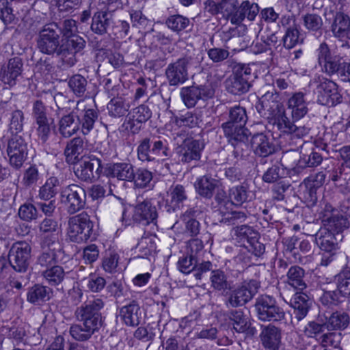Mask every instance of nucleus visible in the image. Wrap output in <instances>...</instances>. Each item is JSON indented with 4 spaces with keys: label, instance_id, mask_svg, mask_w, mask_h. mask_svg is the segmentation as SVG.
<instances>
[{
    "label": "nucleus",
    "instance_id": "nucleus-1",
    "mask_svg": "<svg viewBox=\"0 0 350 350\" xmlns=\"http://www.w3.org/2000/svg\"><path fill=\"white\" fill-rule=\"evenodd\" d=\"M105 306L103 299L90 300L78 307L75 315L80 324H73L70 328V335L77 340L86 341L98 332L103 326V319L100 312Z\"/></svg>",
    "mask_w": 350,
    "mask_h": 350
},
{
    "label": "nucleus",
    "instance_id": "nucleus-12",
    "mask_svg": "<svg viewBox=\"0 0 350 350\" xmlns=\"http://www.w3.org/2000/svg\"><path fill=\"white\" fill-rule=\"evenodd\" d=\"M6 152L10 165L19 170L27 157V144L21 135H12L8 142Z\"/></svg>",
    "mask_w": 350,
    "mask_h": 350
},
{
    "label": "nucleus",
    "instance_id": "nucleus-56",
    "mask_svg": "<svg viewBox=\"0 0 350 350\" xmlns=\"http://www.w3.org/2000/svg\"><path fill=\"white\" fill-rule=\"evenodd\" d=\"M229 195L231 200V205L232 204L241 205L247 201L248 198L247 190L245 187L242 185L232 188L230 190Z\"/></svg>",
    "mask_w": 350,
    "mask_h": 350
},
{
    "label": "nucleus",
    "instance_id": "nucleus-30",
    "mask_svg": "<svg viewBox=\"0 0 350 350\" xmlns=\"http://www.w3.org/2000/svg\"><path fill=\"white\" fill-rule=\"evenodd\" d=\"M259 12V7L257 3H251L249 1H243L238 7L236 12L230 18L232 24L239 25L245 19L252 21Z\"/></svg>",
    "mask_w": 350,
    "mask_h": 350
},
{
    "label": "nucleus",
    "instance_id": "nucleus-59",
    "mask_svg": "<svg viewBox=\"0 0 350 350\" xmlns=\"http://www.w3.org/2000/svg\"><path fill=\"white\" fill-rule=\"evenodd\" d=\"M343 298H346L342 295L338 288L335 291H329L325 292L321 297V301L323 305L332 304L338 306L343 301Z\"/></svg>",
    "mask_w": 350,
    "mask_h": 350
},
{
    "label": "nucleus",
    "instance_id": "nucleus-61",
    "mask_svg": "<svg viewBox=\"0 0 350 350\" xmlns=\"http://www.w3.org/2000/svg\"><path fill=\"white\" fill-rule=\"evenodd\" d=\"M326 176V172L321 171L317 173L315 175H312L305 178L304 182L307 187H309L310 194L315 192L317 188H319L323 185Z\"/></svg>",
    "mask_w": 350,
    "mask_h": 350
},
{
    "label": "nucleus",
    "instance_id": "nucleus-25",
    "mask_svg": "<svg viewBox=\"0 0 350 350\" xmlns=\"http://www.w3.org/2000/svg\"><path fill=\"white\" fill-rule=\"evenodd\" d=\"M305 271L299 266H292L286 274L285 286L283 288V293L286 297L291 295V288L294 291H303L306 288L307 285L304 281Z\"/></svg>",
    "mask_w": 350,
    "mask_h": 350
},
{
    "label": "nucleus",
    "instance_id": "nucleus-29",
    "mask_svg": "<svg viewBox=\"0 0 350 350\" xmlns=\"http://www.w3.org/2000/svg\"><path fill=\"white\" fill-rule=\"evenodd\" d=\"M81 127V122L77 116L75 109L68 114L64 115L59 120L58 131L66 138L75 134Z\"/></svg>",
    "mask_w": 350,
    "mask_h": 350
},
{
    "label": "nucleus",
    "instance_id": "nucleus-11",
    "mask_svg": "<svg viewBox=\"0 0 350 350\" xmlns=\"http://www.w3.org/2000/svg\"><path fill=\"white\" fill-rule=\"evenodd\" d=\"M61 201L69 214H75L85 207L86 192L78 185H70L62 191Z\"/></svg>",
    "mask_w": 350,
    "mask_h": 350
},
{
    "label": "nucleus",
    "instance_id": "nucleus-26",
    "mask_svg": "<svg viewBox=\"0 0 350 350\" xmlns=\"http://www.w3.org/2000/svg\"><path fill=\"white\" fill-rule=\"evenodd\" d=\"M251 146L255 155L267 157L275 152V146L268 136L262 133L254 134L251 139Z\"/></svg>",
    "mask_w": 350,
    "mask_h": 350
},
{
    "label": "nucleus",
    "instance_id": "nucleus-55",
    "mask_svg": "<svg viewBox=\"0 0 350 350\" xmlns=\"http://www.w3.org/2000/svg\"><path fill=\"white\" fill-rule=\"evenodd\" d=\"M133 176V179L131 181H133L135 187L139 188L146 187L152 179V173L143 168L137 169V170H134Z\"/></svg>",
    "mask_w": 350,
    "mask_h": 350
},
{
    "label": "nucleus",
    "instance_id": "nucleus-6",
    "mask_svg": "<svg viewBox=\"0 0 350 350\" xmlns=\"http://www.w3.org/2000/svg\"><path fill=\"white\" fill-rule=\"evenodd\" d=\"M254 306L258 318L262 321H280L285 317V312L271 296H260L256 299Z\"/></svg>",
    "mask_w": 350,
    "mask_h": 350
},
{
    "label": "nucleus",
    "instance_id": "nucleus-5",
    "mask_svg": "<svg viewBox=\"0 0 350 350\" xmlns=\"http://www.w3.org/2000/svg\"><path fill=\"white\" fill-rule=\"evenodd\" d=\"M93 226V222L86 213L70 217L68 220V231L70 239L76 243L87 241L91 238Z\"/></svg>",
    "mask_w": 350,
    "mask_h": 350
},
{
    "label": "nucleus",
    "instance_id": "nucleus-62",
    "mask_svg": "<svg viewBox=\"0 0 350 350\" xmlns=\"http://www.w3.org/2000/svg\"><path fill=\"white\" fill-rule=\"evenodd\" d=\"M23 113L21 110L13 111L10 123V131L12 135H18L23 131Z\"/></svg>",
    "mask_w": 350,
    "mask_h": 350
},
{
    "label": "nucleus",
    "instance_id": "nucleus-60",
    "mask_svg": "<svg viewBox=\"0 0 350 350\" xmlns=\"http://www.w3.org/2000/svg\"><path fill=\"white\" fill-rule=\"evenodd\" d=\"M284 170L280 166L273 165L263 174L262 180L265 183H273L281 181L283 178Z\"/></svg>",
    "mask_w": 350,
    "mask_h": 350
},
{
    "label": "nucleus",
    "instance_id": "nucleus-22",
    "mask_svg": "<svg viewBox=\"0 0 350 350\" xmlns=\"http://www.w3.org/2000/svg\"><path fill=\"white\" fill-rule=\"evenodd\" d=\"M204 145L199 140L186 138L176 148L178 159L183 163L198 161L200 158V152Z\"/></svg>",
    "mask_w": 350,
    "mask_h": 350
},
{
    "label": "nucleus",
    "instance_id": "nucleus-17",
    "mask_svg": "<svg viewBox=\"0 0 350 350\" xmlns=\"http://www.w3.org/2000/svg\"><path fill=\"white\" fill-rule=\"evenodd\" d=\"M256 108L261 116L269 121L281 114L284 109L282 103L279 100V95L273 92H267L262 95L257 102Z\"/></svg>",
    "mask_w": 350,
    "mask_h": 350
},
{
    "label": "nucleus",
    "instance_id": "nucleus-34",
    "mask_svg": "<svg viewBox=\"0 0 350 350\" xmlns=\"http://www.w3.org/2000/svg\"><path fill=\"white\" fill-rule=\"evenodd\" d=\"M107 174L120 180L131 181L133 179L134 168L131 163H116L109 165L106 169Z\"/></svg>",
    "mask_w": 350,
    "mask_h": 350
},
{
    "label": "nucleus",
    "instance_id": "nucleus-49",
    "mask_svg": "<svg viewBox=\"0 0 350 350\" xmlns=\"http://www.w3.org/2000/svg\"><path fill=\"white\" fill-rule=\"evenodd\" d=\"M165 23L169 29L175 32H180L189 27L190 21L185 16L176 14L168 17Z\"/></svg>",
    "mask_w": 350,
    "mask_h": 350
},
{
    "label": "nucleus",
    "instance_id": "nucleus-42",
    "mask_svg": "<svg viewBox=\"0 0 350 350\" xmlns=\"http://www.w3.org/2000/svg\"><path fill=\"white\" fill-rule=\"evenodd\" d=\"M84 142L81 137H75L70 140L64 150L66 161L70 163H75L79 159V156L84 149Z\"/></svg>",
    "mask_w": 350,
    "mask_h": 350
},
{
    "label": "nucleus",
    "instance_id": "nucleus-44",
    "mask_svg": "<svg viewBox=\"0 0 350 350\" xmlns=\"http://www.w3.org/2000/svg\"><path fill=\"white\" fill-rule=\"evenodd\" d=\"M50 293V288L40 284H35L29 289L27 299L31 304H37L49 299Z\"/></svg>",
    "mask_w": 350,
    "mask_h": 350
},
{
    "label": "nucleus",
    "instance_id": "nucleus-57",
    "mask_svg": "<svg viewBox=\"0 0 350 350\" xmlns=\"http://www.w3.org/2000/svg\"><path fill=\"white\" fill-rule=\"evenodd\" d=\"M130 114L133 120H135L137 124H142L151 118L152 112L147 105H141L133 109Z\"/></svg>",
    "mask_w": 350,
    "mask_h": 350
},
{
    "label": "nucleus",
    "instance_id": "nucleus-43",
    "mask_svg": "<svg viewBox=\"0 0 350 350\" xmlns=\"http://www.w3.org/2000/svg\"><path fill=\"white\" fill-rule=\"evenodd\" d=\"M129 108V103L123 96L113 98L107 105L109 115L115 118L124 116Z\"/></svg>",
    "mask_w": 350,
    "mask_h": 350
},
{
    "label": "nucleus",
    "instance_id": "nucleus-7",
    "mask_svg": "<svg viewBox=\"0 0 350 350\" xmlns=\"http://www.w3.org/2000/svg\"><path fill=\"white\" fill-rule=\"evenodd\" d=\"M31 258V246L26 241L14 243L8 252V259L11 267L17 272H26Z\"/></svg>",
    "mask_w": 350,
    "mask_h": 350
},
{
    "label": "nucleus",
    "instance_id": "nucleus-9",
    "mask_svg": "<svg viewBox=\"0 0 350 350\" xmlns=\"http://www.w3.org/2000/svg\"><path fill=\"white\" fill-rule=\"evenodd\" d=\"M168 150L163 141L146 137L139 142L137 152L140 161L150 162L159 159H164L168 156Z\"/></svg>",
    "mask_w": 350,
    "mask_h": 350
},
{
    "label": "nucleus",
    "instance_id": "nucleus-45",
    "mask_svg": "<svg viewBox=\"0 0 350 350\" xmlns=\"http://www.w3.org/2000/svg\"><path fill=\"white\" fill-rule=\"evenodd\" d=\"M210 279L211 286L214 289L219 291L231 290L232 282L228 280V277L223 271L219 269L213 271Z\"/></svg>",
    "mask_w": 350,
    "mask_h": 350
},
{
    "label": "nucleus",
    "instance_id": "nucleus-14",
    "mask_svg": "<svg viewBox=\"0 0 350 350\" xmlns=\"http://www.w3.org/2000/svg\"><path fill=\"white\" fill-rule=\"evenodd\" d=\"M319 64L321 66L323 70L328 75L334 74L340 75L345 61L338 55H332L328 45L322 42L317 49Z\"/></svg>",
    "mask_w": 350,
    "mask_h": 350
},
{
    "label": "nucleus",
    "instance_id": "nucleus-53",
    "mask_svg": "<svg viewBox=\"0 0 350 350\" xmlns=\"http://www.w3.org/2000/svg\"><path fill=\"white\" fill-rule=\"evenodd\" d=\"M198 118L196 114L191 111L174 116L172 118V122L178 126L194 127L198 124Z\"/></svg>",
    "mask_w": 350,
    "mask_h": 350
},
{
    "label": "nucleus",
    "instance_id": "nucleus-8",
    "mask_svg": "<svg viewBox=\"0 0 350 350\" xmlns=\"http://www.w3.org/2000/svg\"><path fill=\"white\" fill-rule=\"evenodd\" d=\"M260 283L255 280L245 281L230 292L224 301L225 305L232 308L244 306L258 293Z\"/></svg>",
    "mask_w": 350,
    "mask_h": 350
},
{
    "label": "nucleus",
    "instance_id": "nucleus-50",
    "mask_svg": "<svg viewBox=\"0 0 350 350\" xmlns=\"http://www.w3.org/2000/svg\"><path fill=\"white\" fill-rule=\"evenodd\" d=\"M336 287L346 298H350V271H340L335 277Z\"/></svg>",
    "mask_w": 350,
    "mask_h": 350
},
{
    "label": "nucleus",
    "instance_id": "nucleus-19",
    "mask_svg": "<svg viewBox=\"0 0 350 350\" xmlns=\"http://www.w3.org/2000/svg\"><path fill=\"white\" fill-rule=\"evenodd\" d=\"M234 235L240 241H246L245 247L255 256H259L265 252V246L258 240V233L247 224L233 227Z\"/></svg>",
    "mask_w": 350,
    "mask_h": 350
},
{
    "label": "nucleus",
    "instance_id": "nucleus-27",
    "mask_svg": "<svg viewBox=\"0 0 350 350\" xmlns=\"http://www.w3.org/2000/svg\"><path fill=\"white\" fill-rule=\"evenodd\" d=\"M343 239V235L338 236L327 230L321 229L315 234V241L321 251L325 252H336L338 250V243Z\"/></svg>",
    "mask_w": 350,
    "mask_h": 350
},
{
    "label": "nucleus",
    "instance_id": "nucleus-20",
    "mask_svg": "<svg viewBox=\"0 0 350 350\" xmlns=\"http://www.w3.org/2000/svg\"><path fill=\"white\" fill-rule=\"evenodd\" d=\"M269 122H272L273 127L282 133L290 135L291 137L301 139L307 135L310 128L306 126H297L292 122L286 116L284 109L278 116L274 117Z\"/></svg>",
    "mask_w": 350,
    "mask_h": 350
},
{
    "label": "nucleus",
    "instance_id": "nucleus-16",
    "mask_svg": "<svg viewBox=\"0 0 350 350\" xmlns=\"http://www.w3.org/2000/svg\"><path fill=\"white\" fill-rule=\"evenodd\" d=\"M215 90L210 83L183 87L180 89V97L188 108L193 107L199 100L213 97Z\"/></svg>",
    "mask_w": 350,
    "mask_h": 350
},
{
    "label": "nucleus",
    "instance_id": "nucleus-37",
    "mask_svg": "<svg viewBox=\"0 0 350 350\" xmlns=\"http://www.w3.org/2000/svg\"><path fill=\"white\" fill-rule=\"evenodd\" d=\"M120 316L126 325L133 327L137 326L142 319L140 308L135 301L121 308Z\"/></svg>",
    "mask_w": 350,
    "mask_h": 350
},
{
    "label": "nucleus",
    "instance_id": "nucleus-64",
    "mask_svg": "<svg viewBox=\"0 0 350 350\" xmlns=\"http://www.w3.org/2000/svg\"><path fill=\"white\" fill-rule=\"evenodd\" d=\"M304 26L310 31H317L323 26L321 17L316 14H307L303 17Z\"/></svg>",
    "mask_w": 350,
    "mask_h": 350
},
{
    "label": "nucleus",
    "instance_id": "nucleus-33",
    "mask_svg": "<svg viewBox=\"0 0 350 350\" xmlns=\"http://www.w3.org/2000/svg\"><path fill=\"white\" fill-rule=\"evenodd\" d=\"M294 292L293 297L290 299V304L295 310V318L297 321H301L308 314L310 308V299L302 291Z\"/></svg>",
    "mask_w": 350,
    "mask_h": 350
},
{
    "label": "nucleus",
    "instance_id": "nucleus-46",
    "mask_svg": "<svg viewBox=\"0 0 350 350\" xmlns=\"http://www.w3.org/2000/svg\"><path fill=\"white\" fill-rule=\"evenodd\" d=\"M87 79L81 75H74L68 80V86L72 92L79 97L83 96L86 92Z\"/></svg>",
    "mask_w": 350,
    "mask_h": 350
},
{
    "label": "nucleus",
    "instance_id": "nucleus-40",
    "mask_svg": "<svg viewBox=\"0 0 350 350\" xmlns=\"http://www.w3.org/2000/svg\"><path fill=\"white\" fill-rule=\"evenodd\" d=\"M325 319L328 330H344L350 323L349 314L342 311L334 312Z\"/></svg>",
    "mask_w": 350,
    "mask_h": 350
},
{
    "label": "nucleus",
    "instance_id": "nucleus-28",
    "mask_svg": "<svg viewBox=\"0 0 350 350\" xmlns=\"http://www.w3.org/2000/svg\"><path fill=\"white\" fill-rule=\"evenodd\" d=\"M308 103L306 100V94L301 92H295L288 98V109L291 110L293 120H299L308 112Z\"/></svg>",
    "mask_w": 350,
    "mask_h": 350
},
{
    "label": "nucleus",
    "instance_id": "nucleus-31",
    "mask_svg": "<svg viewBox=\"0 0 350 350\" xmlns=\"http://www.w3.org/2000/svg\"><path fill=\"white\" fill-rule=\"evenodd\" d=\"M113 23V13L111 12L108 10H98L92 16L91 29L98 35H104L107 33L108 29Z\"/></svg>",
    "mask_w": 350,
    "mask_h": 350
},
{
    "label": "nucleus",
    "instance_id": "nucleus-48",
    "mask_svg": "<svg viewBox=\"0 0 350 350\" xmlns=\"http://www.w3.org/2000/svg\"><path fill=\"white\" fill-rule=\"evenodd\" d=\"M42 275L49 284L57 285L63 281L65 272L62 267L54 265L51 268L43 271Z\"/></svg>",
    "mask_w": 350,
    "mask_h": 350
},
{
    "label": "nucleus",
    "instance_id": "nucleus-2",
    "mask_svg": "<svg viewBox=\"0 0 350 350\" xmlns=\"http://www.w3.org/2000/svg\"><path fill=\"white\" fill-rule=\"evenodd\" d=\"M199 60L191 55H185L170 63L165 69V76L170 86L183 84L189 79L188 70L198 67Z\"/></svg>",
    "mask_w": 350,
    "mask_h": 350
},
{
    "label": "nucleus",
    "instance_id": "nucleus-52",
    "mask_svg": "<svg viewBox=\"0 0 350 350\" xmlns=\"http://www.w3.org/2000/svg\"><path fill=\"white\" fill-rule=\"evenodd\" d=\"M282 40L284 46L287 49H291L298 43L302 42V40L300 38L299 31L295 26L287 28Z\"/></svg>",
    "mask_w": 350,
    "mask_h": 350
},
{
    "label": "nucleus",
    "instance_id": "nucleus-18",
    "mask_svg": "<svg viewBox=\"0 0 350 350\" xmlns=\"http://www.w3.org/2000/svg\"><path fill=\"white\" fill-rule=\"evenodd\" d=\"M317 102L322 105L332 106L341 102L337 84L333 81L323 79L314 91Z\"/></svg>",
    "mask_w": 350,
    "mask_h": 350
},
{
    "label": "nucleus",
    "instance_id": "nucleus-35",
    "mask_svg": "<svg viewBox=\"0 0 350 350\" xmlns=\"http://www.w3.org/2000/svg\"><path fill=\"white\" fill-rule=\"evenodd\" d=\"M335 37H347L350 39V18L342 12H336L331 26Z\"/></svg>",
    "mask_w": 350,
    "mask_h": 350
},
{
    "label": "nucleus",
    "instance_id": "nucleus-21",
    "mask_svg": "<svg viewBox=\"0 0 350 350\" xmlns=\"http://www.w3.org/2000/svg\"><path fill=\"white\" fill-rule=\"evenodd\" d=\"M42 252L38 256L37 262L43 267L52 266L57 262L59 254L61 253V245L54 234L46 237L42 243Z\"/></svg>",
    "mask_w": 350,
    "mask_h": 350
},
{
    "label": "nucleus",
    "instance_id": "nucleus-47",
    "mask_svg": "<svg viewBox=\"0 0 350 350\" xmlns=\"http://www.w3.org/2000/svg\"><path fill=\"white\" fill-rule=\"evenodd\" d=\"M59 180L56 177H50L48 178L39 190V197L44 200H49L57 193V186Z\"/></svg>",
    "mask_w": 350,
    "mask_h": 350
},
{
    "label": "nucleus",
    "instance_id": "nucleus-63",
    "mask_svg": "<svg viewBox=\"0 0 350 350\" xmlns=\"http://www.w3.org/2000/svg\"><path fill=\"white\" fill-rule=\"evenodd\" d=\"M171 204L174 206L179 207L180 204L187 199V193L185 187L181 185H176L172 187L170 193Z\"/></svg>",
    "mask_w": 350,
    "mask_h": 350
},
{
    "label": "nucleus",
    "instance_id": "nucleus-54",
    "mask_svg": "<svg viewBox=\"0 0 350 350\" xmlns=\"http://www.w3.org/2000/svg\"><path fill=\"white\" fill-rule=\"evenodd\" d=\"M237 0H220L215 5V11L221 12L227 17L232 18L238 8Z\"/></svg>",
    "mask_w": 350,
    "mask_h": 350
},
{
    "label": "nucleus",
    "instance_id": "nucleus-10",
    "mask_svg": "<svg viewBox=\"0 0 350 350\" xmlns=\"http://www.w3.org/2000/svg\"><path fill=\"white\" fill-rule=\"evenodd\" d=\"M61 28L57 23H50L44 26L40 31L37 40L38 48L42 53L53 55L60 45Z\"/></svg>",
    "mask_w": 350,
    "mask_h": 350
},
{
    "label": "nucleus",
    "instance_id": "nucleus-4",
    "mask_svg": "<svg viewBox=\"0 0 350 350\" xmlns=\"http://www.w3.org/2000/svg\"><path fill=\"white\" fill-rule=\"evenodd\" d=\"M253 77L254 74L249 65L236 63L232 66V74L225 82L226 89L233 94H244L249 90Z\"/></svg>",
    "mask_w": 350,
    "mask_h": 350
},
{
    "label": "nucleus",
    "instance_id": "nucleus-23",
    "mask_svg": "<svg viewBox=\"0 0 350 350\" xmlns=\"http://www.w3.org/2000/svg\"><path fill=\"white\" fill-rule=\"evenodd\" d=\"M23 70V62L21 57L11 58L6 65L0 70V85L1 83L11 87L16 84V80Z\"/></svg>",
    "mask_w": 350,
    "mask_h": 350
},
{
    "label": "nucleus",
    "instance_id": "nucleus-51",
    "mask_svg": "<svg viewBox=\"0 0 350 350\" xmlns=\"http://www.w3.org/2000/svg\"><path fill=\"white\" fill-rule=\"evenodd\" d=\"M55 53H56L62 63L67 67H72L77 62L76 53L63 43L59 45Z\"/></svg>",
    "mask_w": 350,
    "mask_h": 350
},
{
    "label": "nucleus",
    "instance_id": "nucleus-39",
    "mask_svg": "<svg viewBox=\"0 0 350 350\" xmlns=\"http://www.w3.org/2000/svg\"><path fill=\"white\" fill-rule=\"evenodd\" d=\"M322 222L325 226L323 230L337 236L338 234H342V232L349 226L347 218L340 213L335 214L334 217L329 219H323Z\"/></svg>",
    "mask_w": 350,
    "mask_h": 350
},
{
    "label": "nucleus",
    "instance_id": "nucleus-41",
    "mask_svg": "<svg viewBox=\"0 0 350 350\" xmlns=\"http://www.w3.org/2000/svg\"><path fill=\"white\" fill-rule=\"evenodd\" d=\"M225 316L232 322L236 332L245 333L248 329L250 325L248 318L242 310H230L225 314Z\"/></svg>",
    "mask_w": 350,
    "mask_h": 350
},
{
    "label": "nucleus",
    "instance_id": "nucleus-58",
    "mask_svg": "<svg viewBox=\"0 0 350 350\" xmlns=\"http://www.w3.org/2000/svg\"><path fill=\"white\" fill-rule=\"evenodd\" d=\"M247 120V116L245 108L234 106L230 109L228 122L245 126Z\"/></svg>",
    "mask_w": 350,
    "mask_h": 350
},
{
    "label": "nucleus",
    "instance_id": "nucleus-24",
    "mask_svg": "<svg viewBox=\"0 0 350 350\" xmlns=\"http://www.w3.org/2000/svg\"><path fill=\"white\" fill-rule=\"evenodd\" d=\"M74 109L81 122L80 128H81L82 133L84 135L88 134L93 129L94 123L98 119V111L88 108L84 100H79Z\"/></svg>",
    "mask_w": 350,
    "mask_h": 350
},
{
    "label": "nucleus",
    "instance_id": "nucleus-38",
    "mask_svg": "<svg viewBox=\"0 0 350 350\" xmlns=\"http://www.w3.org/2000/svg\"><path fill=\"white\" fill-rule=\"evenodd\" d=\"M219 187V181L211 176H203L196 180L195 188L198 193L206 198L210 199L214 191Z\"/></svg>",
    "mask_w": 350,
    "mask_h": 350
},
{
    "label": "nucleus",
    "instance_id": "nucleus-36",
    "mask_svg": "<svg viewBox=\"0 0 350 350\" xmlns=\"http://www.w3.org/2000/svg\"><path fill=\"white\" fill-rule=\"evenodd\" d=\"M218 211L221 215L220 223L226 224L234 227L240 226L243 225L248 219V214L247 211H227L225 210V206H221Z\"/></svg>",
    "mask_w": 350,
    "mask_h": 350
},
{
    "label": "nucleus",
    "instance_id": "nucleus-13",
    "mask_svg": "<svg viewBox=\"0 0 350 350\" xmlns=\"http://www.w3.org/2000/svg\"><path fill=\"white\" fill-rule=\"evenodd\" d=\"M73 164L75 175L83 181L97 180L102 172L101 161L95 157H82Z\"/></svg>",
    "mask_w": 350,
    "mask_h": 350
},
{
    "label": "nucleus",
    "instance_id": "nucleus-32",
    "mask_svg": "<svg viewBox=\"0 0 350 350\" xmlns=\"http://www.w3.org/2000/svg\"><path fill=\"white\" fill-rule=\"evenodd\" d=\"M260 338L266 350H278L281 344V330L269 325L262 329Z\"/></svg>",
    "mask_w": 350,
    "mask_h": 350
},
{
    "label": "nucleus",
    "instance_id": "nucleus-3",
    "mask_svg": "<svg viewBox=\"0 0 350 350\" xmlns=\"http://www.w3.org/2000/svg\"><path fill=\"white\" fill-rule=\"evenodd\" d=\"M221 128L228 142L234 147L233 154L235 158L245 157L247 151L248 130L243 125L226 122Z\"/></svg>",
    "mask_w": 350,
    "mask_h": 350
},
{
    "label": "nucleus",
    "instance_id": "nucleus-15",
    "mask_svg": "<svg viewBox=\"0 0 350 350\" xmlns=\"http://www.w3.org/2000/svg\"><path fill=\"white\" fill-rule=\"evenodd\" d=\"M158 217L157 207L150 199H144L142 196L137 198V203L133 207V220L143 225L153 224L156 225Z\"/></svg>",
    "mask_w": 350,
    "mask_h": 350
}]
</instances>
